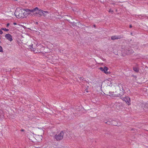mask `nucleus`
<instances>
[{
    "instance_id": "nucleus-23",
    "label": "nucleus",
    "mask_w": 148,
    "mask_h": 148,
    "mask_svg": "<svg viewBox=\"0 0 148 148\" xmlns=\"http://www.w3.org/2000/svg\"><path fill=\"white\" fill-rule=\"evenodd\" d=\"M120 85H119V87H120Z\"/></svg>"
},
{
    "instance_id": "nucleus-19",
    "label": "nucleus",
    "mask_w": 148,
    "mask_h": 148,
    "mask_svg": "<svg viewBox=\"0 0 148 148\" xmlns=\"http://www.w3.org/2000/svg\"><path fill=\"white\" fill-rule=\"evenodd\" d=\"M132 27V25H130V28H131V27Z\"/></svg>"
},
{
    "instance_id": "nucleus-6",
    "label": "nucleus",
    "mask_w": 148,
    "mask_h": 148,
    "mask_svg": "<svg viewBox=\"0 0 148 148\" xmlns=\"http://www.w3.org/2000/svg\"><path fill=\"white\" fill-rule=\"evenodd\" d=\"M119 38H120L119 36H112L111 37V39H112L113 40L119 39Z\"/></svg>"
},
{
    "instance_id": "nucleus-21",
    "label": "nucleus",
    "mask_w": 148,
    "mask_h": 148,
    "mask_svg": "<svg viewBox=\"0 0 148 148\" xmlns=\"http://www.w3.org/2000/svg\"><path fill=\"white\" fill-rule=\"evenodd\" d=\"M1 42V40H0V43Z\"/></svg>"
},
{
    "instance_id": "nucleus-3",
    "label": "nucleus",
    "mask_w": 148,
    "mask_h": 148,
    "mask_svg": "<svg viewBox=\"0 0 148 148\" xmlns=\"http://www.w3.org/2000/svg\"><path fill=\"white\" fill-rule=\"evenodd\" d=\"M64 136L63 132H61L58 134H56L55 136V138L57 140H62Z\"/></svg>"
},
{
    "instance_id": "nucleus-14",
    "label": "nucleus",
    "mask_w": 148,
    "mask_h": 148,
    "mask_svg": "<svg viewBox=\"0 0 148 148\" xmlns=\"http://www.w3.org/2000/svg\"><path fill=\"white\" fill-rule=\"evenodd\" d=\"M2 30L1 29H0V34H2L3 33V32H2Z\"/></svg>"
},
{
    "instance_id": "nucleus-18",
    "label": "nucleus",
    "mask_w": 148,
    "mask_h": 148,
    "mask_svg": "<svg viewBox=\"0 0 148 148\" xmlns=\"http://www.w3.org/2000/svg\"><path fill=\"white\" fill-rule=\"evenodd\" d=\"M110 95V96H112V94H111V95Z\"/></svg>"
},
{
    "instance_id": "nucleus-20",
    "label": "nucleus",
    "mask_w": 148,
    "mask_h": 148,
    "mask_svg": "<svg viewBox=\"0 0 148 148\" xmlns=\"http://www.w3.org/2000/svg\"><path fill=\"white\" fill-rule=\"evenodd\" d=\"M112 124H113V125H115V124H113V123H112Z\"/></svg>"
},
{
    "instance_id": "nucleus-10",
    "label": "nucleus",
    "mask_w": 148,
    "mask_h": 148,
    "mask_svg": "<svg viewBox=\"0 0 148 148\" xmlns=\"http://www.w3.org/2000/svg\"><path fill=\"white\" fill-rule=\"evenodd\" d=\"M125 51V53L127 54H130V53H131L132 52V51L130 52V50H127Z\"/></svg>"
},
{
    "instance_id": "nucleus-15",
    "label": "nucleus",
    "mask_w": 148,
    "mask_h": 148,
    "mask_svg": "<svg viewBox=\"0 0 148 148\" xmlns=\"http://www.w3.org/2000/svg\"><path fill=\"white\" fill-rule=\"evenodd\" d=\"M9 25H10V24L9 23H7V27H8V26Z\"/></svg>"
},
{
    "instance_id": "nucleus-1",
    "label": "nucleus",
    "mask_w": 148,
    "mask_h": 148,
    "mask_svg": "<svg viewBox=\"0 0 148 148\" xmlns=\"http://www.w3.org/2000/svg\"><path fill=\"white\" fill-rule=\"evenodd\" d=\"M14 14L18 18H26L28 16H30V9L23 10L20 8H18L15 12Z\"/></svg>"
},
{
    "instance_id": "nucleus-9",
    "label": "nucleus",
    "mask_w": 148,
    "mask_h": 148,
    "mask_svg": "<svg viewBox=\"0 0 148 148\" xmlns=\"http://www.w3.org/2000/svg\"><path fill=\"white\" fill-rule=\"evenodd\" d=\"M134 70L136 72H138L139 71V69L138 67H134Z\"/></svg>"
},
{
    "instance_id": "nucleus-17",
    "label": "nucleus",
    "mask_w": 148,
    "mask_h": 148,
    "mask_svg": "<svg viewBox=\"0 0 148 148\" xmlns=\"http://www.w3.org/2000/svg\"><path fill=\"white\" fill-rule=\"evenodd\" d=\"M14 25H16V23H14Z\"/></svg>"
},
{
    "instance_id": "nucleus-16",
    "label": "nucleus",
    "mask_w": 148,
    "mask_h": 148,
    "mask_svg": "<svg viewBox=\"0 0 148 148\" xmlns=\"http://www.w3.org/2000/svg\"><path fill=\"white\" fill-rule=\"evenodd\" d=\"M99 86H100V89H101V88H102V87H101V86H102V84H99Z\"/></svg>"
},
{
    "instance_id": "nucleus-11",
    "label": "nucleus",
    "mask_w": 148,
    "mask_h": 148,
    "mask_svg": "<svg viewBox=\"0 0 148 148\" xmlns=\"http://www.w3.org/2000/svg\"><path fill=\"white\" fill-rule=\"evenodd\" d=\"M1 29L2 30H4L6 31H8L9 30V29L4 28H2Z\"/></svg>"
},
{
    "instance_id": "nucleus-4",
    "label": "nucleus",
    "mask_w": 148,
    "mask_h": 148,
    "mask_svg": "<svg viewBox=\"0 0 148 148\" xmlns=\"http://www.w3.org/2000/svg\"><path fill=\"white\" fill-rule=\"evenodd\" d=\"M122 99L125 101L128 105L130 104V99L129 97L128 96H125L123 97Z\"/></svg>"
},
{
    "instance_id": "nucleus-7",
    "label": "nucleus",
    "mask_w": 148,
    "mask_h": 148,
    "mask_svg": "<svg viewBox=\"0 0 148 148\" xmlns=\"http://www.w3.org/2000/svg\"><path fill=\"white\" fill-rule=\"evenodd\" d=\"M108 68L106 67H105L104 68V70H103V71L106 74H108V72H107V71H108Z\"/></svg>"
},
{
    "instance_id": "nucleus-13",
    "label": "nucleus",
    "mask_w": 148,
    "mask_h": 148,
    "mask_svg": "<svg viewBox=\"0 0 148 148\" xmlns=\"http://www.w3.org/2000/svg\"><path fill=\"white\" fill-rule=\"evenodd\" d=\"M99 69L102 71H103L104 70V68L103 67H100Z\"/></svg>"
},
{
    "instance_id": "nucleus-2",
    "label": "nucleus",
    "mask_w": 148,
    "mask_h": 148,
    "mask_svg": "<svg viewBox=\"0 0 148 148\" xmlns=\"http://www.w3.org/2000/svg\"><path fill=\"white\" fill-rule=\"evenodd\" d=\"M30 16L35 15L36 14H38L41 16H46V14H48L49 12L47 11H42L41 10H39L38 8L32 10H30Z\"/></svg>"
},
{
    "instance_id": "nucleus-8",
    "label": "nucleus",
    "mask_w": 148,
    "mask_h": 148,
    "mask_svg": "<svg viewBox=\"0 0 148 148\" xmlns=\"http://www.w3.org/2000/svg\"><path fill=\"white\" fill-rule=\"evenodd\" d=\"M106 83H107V85L108 86H112V84L111 83L110 81H109V80H106Z\"/></svg>"
},
{
    "instance_id": "nucleus-22",
    "label": "nucleus",
    "mask_w": 148,
    "mask_h": 148,
    "mask_svg": "<svg viewBox=\"0 0 148 148\" xmlns=\"http://www.w3.org/2000/svg\"><path fill=\"white\" fill-rule=\"evenodd\" d=\"M122 90H123V91H124V90H123V88H122Z\"/></svg>"
},
{
    "instance_id": "nucleus-5",
    "label": "nucleus",
    "mask_w": 148,
    "mask_h": 148,
    "mask_svg": "<svg viewBox=\"0 0 148 148\" xmlns=\"http://www.w3.org/2000/svg\"><path fill=\"white\" fill-rule=\"evenodd\" d=\"M5 38L10 42H11L13 40L12 36L10 34H6L5 36Z\"/></svg>"
},
{
    "instance_id": "nucleus-12",
    "label": "nucleus",
    "mask_w": 148,
    "mask_h": 148,
    "mask_svg": "<svg viewBox=\"0 0 148 148\" xmlns=\"http://www.w3.org/2000/svg\"><path fill=\"white\" fill-rule=\"evenodd\" d=\"M3 52L2 47L0 46V52Z\"/></svg>"
}]
</instances>
